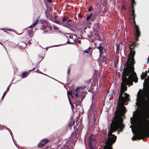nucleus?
I'll use <instances>...</instances> for the list:
<instances>
[{"instance_id": "nucleus-21", "label": "nucleus", "mask_w": 149, "mask_h": 149, "mask_svg": "<svg viewBox=\"0 0 149 149\" xmlns=\"http://www.w3.org/2000/svg\"><path fill=\"white\" fill-rule=\"evenodd\" d=\"M29 34L28 35L29 39V36L30 37H31L33 36V33L31 31V30H29Z\"/></svg>"}, {"instance_id": "nucleus-30", "label": "nucleus", "mask_w": 149, "mask_h": 149, "mask_svg": "<svg viewBox=\"0 0 149 149\" xmlns=\"http://www.w3.org/2000/svg\"><path fill=\"white\" fill-rule=\"evenodd\" d=\"M67 19H68V18L67 17H64L62 19V21L63 22H65V21H66Z\"/></svg>"}, {"instance_id": "nucleus-47", "label": "nucleus", "mask_w": 149, "mask_h": 149, "mask_svg": "<svg viewBox=\"0 0 149 149\" xmlns=\"http://www.w3.org/2000/svg\"><path fill=\"white\" fill-rule=\"evenodd\" d=\"M38 73L39 72H40V71L38 69Z\"/></svg>"}, {"instance_id": "nucleus-26", "label": "nucleus", "mask_w": 149, "mask_h": 149, "mask_svg": "<svg viewBox=\"0 0 149 149\" xmlns=\"http://www.w3.org/2000/svg\"><path fill=\"white\" fill-rule=\"evenodd\" d=\"M43 57H41L40 56H39L38 57V59L39 60V61H38L39 63H40L41 61L43 59Z\"/></svg>"}, {"instance_id": "nucleus-10", "label": "nucleus", "mask_w": 149, "mask_h": 149, "mask_svg": "<svg viewBox=\"0 0 149 149\" xmlns=\"http://www.w3.org/2000/svg\"><path fill=\"white\" fill-rule=\"evenodd\" d=\"M95 47L96 49L99 50L100 53V56L101 57L104 53V52H105V49L104 47L101 46L100 44V45L98 46H96Z\"/></svg>"}, {"instance_id": "nucleus-4", "label": "nucleus", "mask_w": 149, "mask_h": 149, "mask_svg": "<svg viewBox=\"0 0 149 149\" xmlns=\"http://www.w3.org/2000/svg\"><path fill=\"white\" fill-rule=\"evenodd\" d=\"M75 120H73L72 119L70 120L68 123V126L70 128L73 126H74V129H75L76 128L75 130V133L77 135H78V137L81 133V132L83 128V125H81L80 123L79 124V125L77 124V122L76 121V122H75Z\"/></svg>"}, {"instance_id": "nucleus-15", "label": "nucleus", "mask_w": 149, "mask_h": 149, "mask_svg": "<svg viewBox=\"0 0 149 149\" xmlns=\"http://www.w3.org/2000/svg\"><path fill=\"white\" fill-rule=\"evenodd\" d=\"M10 85H9L8 86V87L7 88V89H6V90L5 91L3 94V95L2 96V97L1 98V99L2 100H3L4 97H5L7 93L8 92V91L9 89H10Z\"/></svg>"}, {"instance_id": "nucleus-18", "label": "nucleus", "mask_w": 149, "mask_h": 149, "mask_svg": "<svg viewBox=\"0 0 149 149\" xmlns=\"http://www.w3.org/2000/svg\"><path fill=\"white\" fill-rule=\"evenodd\" d=\"M37 24V19L36 20V22L32 24V25L30 26V27L28 28L27 29H29V28H32V30H33V28L35 26H36Z\"/></svg>"}, {"instance_id": "nucleus-38", "label": "nucleus", "mask_w": 149, "mask_h": 149, "mask_svg": "<svg viewBox=\"0 0 149 149\" xmlns=\"http://www.w3.org/2000/svg\"><path fill=\"white\" fill-rule=\"evenodd\" d=\"M72 21V20L71 19H69L67 21V24H68V25H70V24H69V23L70 22H71Z\"/></svg>"}, {"instance_id": "nucleus-14", "label": "nucleus", "mask_w": 149, "mask_h": 149, "mask_svg": "<svg viewBox=\"0 0 149 149\" xmlns=\"http://www.w3.org/2000/svg\"><path fill=\"white\" fill-rule=\"evenodd\" d=\"M34 68H33L32 70H29V72H24L22 73V75L23 76V77L25 78L29 74V73L30 71H34Z\"/></svg>"}, {"instance_id": "nucleus-32", "label": "nucleus", "mask_w": 149, "mask_h": 149, "mask_svg": "<svg viewBox=\"0 0 149 149\" xmlns=\"http://www.w3.org/2000/svg\"><path fill=\"white\" fill-rule=\"evenodd\" d=\"M70 67H68V71H67V74L68 75H69L70 74Z\"/></svg>"}, {"instance_id": "nucleus-24", "label": "nucleus", "mask_w": 149, "mask_h": 149, "mask_svg": "<svg viewBox=\"0 0 149 149\" xmlns=\"http://www.w3.org/2000/svg\"><path fill=\"white\" fill-rule=\"evenodd\" d=\"M45 14L46 17L48 18H49V15H50V13L48 12V11H45Z\"/></svg>"}, {"instance_id": "nucleus-37", "label": "nucleus", "mask_w": 149, "mask_h": 149, "mask_svg": "<svg viewBox=\"0 0 149 149\" xmlns=\"http://www.w3.org/2000/svg\"><path fill=\"white\" fill-rule=\"evenodd\" d=\"M92 10V6H91L88 8V10L89 12H91Z\"/></svg>"}, {"instance_id": "nucleus-11", "label": "nucleus", "mask_w": 149, "mask_h": 149, "mask_svg": "<svg viewBox=\"0 0 149 149\" xmlns=\"http://www.w3.org/2000/svg\"><path fill=\"white\" fill-rule=\"evenodd\" d=\"M136 42H131L129 43V47L130 50H134L135 47L138 45V43Z\"/></svg>"}, {"instance_id": "nucleus-45", "label": "nucleus", "mask_w": 149, "mask_h": 149, "mask_svg": "<svg viewBox=\"0 0 149 149\" xmlns=\"http://www.w3.org/2000/svg\"><path fill=\"white\" fill-rule=\"evenodd\" d=\"M57 16H55V17H54V18L55 19H56L57 18Z\"/></svg>"}, {"instance_id": "nucleus-9", "label": "nucleus", "mask_w": 149, "mask_h": 149, "mask_svg": "<svg viewBox=\"0 0 149 149\" xmlns=\"http://www.w3.org/2000/svg\"><path fill=\"white\" fill-rule=\"evenodd\" d=\"M146 136V133L142 132L139 133L136 137L135 136H133L132 138V140H133L135 141H136L137 139L139 140H141L145 138Z\"/></svg>"}, {"instance_id": "nucleus-36", "label": "nucleus", "mask_w": 149, "mask_h": 149, "mask_svg": "<svg viewBox=\"0 0 149 149\" xmlns=\"http://www.w3.org/2000/svg\"><path fill=\"white\" fill-rule=\"evenodd\" d=\"M121 9H124L125 10H126V8L125 7L124 5H123V6L121 8Z\"/></svg>"}, {"instance_id": "nucleus-34", "label": "nucleus", "mask_w": 149, "mask_h": 149, "mask_svg": "<svg viewBox=\"0 0 149 149\" xmlns=\"http://www.w3.org/2000/svg\"><path fill=\"white\" fill-rule=\"evenodd\" d=\"M49 29L50 30H51L52 29V27L50 26V24H49V26H48L47 28L46 29Z\"/></svg>"}, {"instance_id": "nucleus-6", "label": "nucleus", "mask_w": 149, "mask_h": 149, "mask_svg": "<svg viewBox=\"0 0 149 149\" xmlns=\"http://www.w3.org/2000/svg\"><path fill=\"white\" fill-rule=\"evenodd\" d=\"M132 16L133 17V23L135 25V39L136 41H138L139 40V38L140 37L141 35V32L140 31V29L138 26L136 24L135 20V17L136 16L135 13H132Z\"/></svg>"}, {"instance_id": "nucleus-20", "label": "nucleus", "mask_w": 149, "mask_h": 149, "mask_svg": "<svg viewBox=\"0 0 149 149\" xmlns=\"http://www.w3.org/2000/svg\"><path fill=\"white\" fill-rule=\"evenodd\" d=\"M86 87V86L85 85L82 86H80L79 87H77L75 90H77V89H84Z\"/></svg>"}, {"instance_id": "nucleus-46", "label": "nucleus", "mask_w": 149, "mask_h": 149, "mask_svg": "<svg viewBox=\"0 0 149 149\" xmlns=\"http://www.w3.org/2000/svg\"><path fill=\"white\" fill-rule=\"evenodd\" d=\"M148 61L149 62V58L148 59V61H147V63H148Z\"/></svg>"}, {"instance_id": "nucleus-2", "label": "nucleus", "mask_w": 149, "mask_h": 149, "mask_svg": "<svg viewBox=\"0 0 149 149\" xmlns=\"http://www.w3.org/2000/svg\"><path fill=\"white\" fill-rule=\"evenodd\" d=\"M125 126L122 123L121 118L117 116L112 120L110 125V130L108 133V137L105 138V145L103 149H112V146L116 141L117 137L112 133L118 130V134L122 132Z\"/></svg>"}, {"instance_id": "nucleus-16", "label": "nucleus", "mask_w": 149, "mask_h": 149, "mask_svg": "<svg viewBox=\"0 0 149 149\" xmlns=\"http://www.w3.org/2000/svg\"><path fill=\"white\" fill-rule=\"evenodd\" d=\"M96 141V140L95 139V138H92L91 137L90 139H89V143H88V145H92V143H95Z\"/></svg>"}, {"instance_id": "nucleus-33", "label": "nucleus", "mask_w": 149, "mask_h": 149, "mask_svg": "<svg viewBox=\"0 0 149 149\" xmlns=\"http://www.w3.org/2000/svg\"><path fill=\"white\" fill-rule=\"evenodd\" d=\"M68 95H71V96L72 97H73V96L72 95V92L71 91H68L67 92Z\"/></svg>"}, {"instance_id": "nucleus-3", "label": "nucleus", "mask_w": 149, "mask_h": 149, "mask_svg": "<svg viewBox=\"0 0 149 149\" xmlns=\"http://www.w3.org/2000/svg\"><path fill=\"white\" fill-rule=\"evenodd\" d=\"M146 88L144 90L140 89L137 93L138 98L141 102L142 105L147 113L149 111V98L148 97Z\"/></svg>"}, {"instance_id": "nucleus-28", "label": "nucleus", "mask_w": 149, "mask_h": 149, "mask_svg": "<svg viewBox=\"0 0 149 149\" xmlns=\"http://www.w3.org/2000/svg\"><path fill=\"white\" fill-rule=\"evenodd\" d=\"M1 29L3 30L5 32H6V30L7 31H11V29H9L8 28L7 29Z\"/></svg>"}, {"instance_id": "nucleus-13", "label": "nucleus", "mask_w": 149, "mask_h": 149, "mask_svg": "<svg viewBox=\"0 0 149 149\" xmlns=\"http://www.w3.org/2000/svg\"><path fill=\"white\" fill-rule=\"evenodd\" d=\"M132 7L131 8L132 9V13L134 14V13H135V9L134 8V6L136 4V3L135 2L134 0H132Z\"/></svg>"}, {"instance_id": "nucleus-8", "label": "nucleus", "mask_w": 149, "mask_h": 149, "mask_svg": "<svg viewBox=\"0 0 149 149\" xmlns=\"http://www.w3.org/2000/svg\"><path fill=\"white\" fill-rule=\"evenodd\" d=\"M74 94L75 95L76 97V103L77 104H80L81 102H82L84 98V97L83 95H78L77 91L74 90Z\"/></svg>"}, {"instance_id": "nucleus-41", "label": "nucleus", "mask_w": 149, "mask_h": 149, "mask_svg": "<svg viewBox=\"0 0 149 149\" xmlns=\"http://www.w3.org/2000/svg\"><path fill=\"white\" fill-rule=\"evenodd\" d=\"M26 44L25 43V44H24V45L23 46H22V47L23 48H25L26 47Z\"/></svg>"}, {"instance_id": "nucleus-17", "label": "nucleus", "mask_w": 149, "mask_h": 149, "mask_svg": "<svg viewBox=\"0 0 149 149\" xmlns=\"http://www.w3.org/2000/svg\"><path fill=\"white\" fill-rule=\"evenodd\" d=\"M147 72H143L141 75V79H143L144 78H146L147 76Z\"/></svg>"}, {"instance_id": "nucleus-1", "label": "nucleus", "mask_w": 149, "mask_h": 149, "mask_svg": "<svg viewBox=\"0 0 149 149\" xmlns=\"http://www.w3.org/2000/svg\"><path fill=\"white\" fill-rule=\"evenodd\" d=\"M123 76L122 77V82L121 84L120 93L118 101V109L116 112L117 114L114 117L115 118L118 116L121 118L122 123L123 119L120 115H124L127 112V110L125 107V104L127 101H130L129 95L125 93L127 90V85L132 86L133 82L136 83L138 82V79L135 72L132 69H130L129 67H125L123 69Z\"/></svg>"}, {"instance_id": "nucleus-42", "label": "nucleus", "mask_w": 149, "mask_h": 149, "mask_svg": "<svg viewBox=\"0 0 149 149\" xmlns=\"http://www.w3.org/2000/svg\"><path fill=\"white\" fill-rule=\"evenodd\" d=\"M68 99H69V102H70V105H71V104H72V103L71 102V101L69 97H68Z\"/></svg>"}, {"instance_id": "nucleus-49", "label": "nucleus", "mask_w": 149, "mask_h": 149, "mask_svg": "<svg viewBox=\"0 0 149 149\" xmlns=\"http://www.w3.org/2000/svg\"><path fill=\"white\" fill-rule=\"evenodd\" d=\"M68 43H70V42H69V41H68Z\"/></svg>"}, {"instance_id": "nucleus-7", "label": "nucleus", "mask_w": 149, "mask_h": 149, "mask_svg": "<svg viewBox=\"0 0 149 149\" xmlns=\"http://www.w3.org/2000/svg\"><path fill=\"white\" fill-rule=\"evenodd\" d=\"M39 23H40V24L42 25V26L43 28V29H42V28H40L39 27V29H38V30H44V29H47L50 24L46 20H39L38 19V24Z\"/></svg>"}, {"instance_id": "nucleus-27", "label": "nucleus", "mask_w": 149, "mask_h": 149, "mask_svg": "<svg viewBox=\"0 0 149 149\" xmlns=\"http://www.w3.org/2000/svg\"><path fill=\"white\" fill-rule=\"evenodd\" d=\"M108 10V9L107 8H105L104 9V10L102 11V14H103L105 13H106L107 12Z\"/></svg>"}, {"instance_id": "nucleus-39", "label": "nucleus", "mask_w": 149, "mask_h": 149, "mask_svg": "<svg viewBox=\"0 0 149 149\" xmlns=\"http://www.w3.org/2000/svg\"><path fill=\"white\" fill-rule=\"evenodd\" d=\"M58 28L56 27V26H54V30H57L58 29Z\"/></svg>"}, {"instance_id": "nucleus-40", "label": "nucleus", "mask_w": 149, "mask_h": 149, "mask_svg": "<svg viewBox=\"0 0 149 149\" xmlns=\"http://www.w3.org/2000/svg\"><path fill=\"white\" fill-rule=\"evenodd\" d=\"M71 109H74V106L72 104L71 105Z\"/></svg>"}, {"instance_id": "nucleus-43", "label": "nucleus", "mask_w": 149, "mask_h": 149, "mask_svg": "<svg viewBox=\"0 0 149 149\" xmlns=\"http://www.w3.org/2000/svg\"><path fill=\"white\" fill-rule=\"evenodd\" d=\"M47 1L49 3H51L52 2V0H47Z\"/></svg>"}, {"instance_id": "nucleus-48", "label": "nucleus", "mask_w": 149, "mask_h": 149, "mask_svg": "<svg viewBox=\"0 0 149 149\" xmlns=\"http://www.w3.org/2000/svg\"><path fill=\"white\" fill-rule=\"evenodd\" d=\"M148 129L149 130V125H148Z\"/></svg>"}, {"instance_id": "nucleus-44", "label": "nucleus", "mask_w": 149, "mask_h": 149, "mask_svg": "<svg viewBox=\"0 0 149 149\" xmlns=\"http://www.w3.org/2000/svg\"><path fill=\"white\" fill-rule=\"evenodd\" d=\"M28 43H29V44H31V41H28Z\"/></svg>"}, {"instance_id": "nucleus-29", "label": "nucleus", "mask_w": 149, "mask_h": 149, "mask_svg": "<svg viewBox=\"0 0 149 149\" xmlns=\"http://www.w3.org/2000/svg\"><path fill=\"white\" fill-rule=\"evenodd\" d=\"M53 22L58 24H60V22L58 20H54V19Z\"/></svg>"}, {"instance_id": "nucleus-31", "label": "nucleus", "mask_w": 149, "mask_h": 149, "mask_svg": "<svg viewBox=\"0 0 149 149\" xmlns=\"http://www.w3.org/2000/svg\"><path fill=\"white\" fill-rule=\"evenodd\" d=\"M50 20L52 21V22L54 20V19L52 16L49 15V18H48Z\"/></svg>"}, {"instance_id": "nucleus-23", "label": "nucleus", "mask_w": 149, "mask_h": 149, "mask_svg": "<svg viewBox=\"0 0 149 149\" xmlns=\"http://www.w3.org/2000/svg\"><path fill=\"white\" fill-rule=\"evenodd\" d=\"M91 48L89 47L88 49H86L85 51H84V52L86 53H88L89 52L91 49Z\"/></svg>"}, {"instance_id": "nucleus-12", "label": "nucleus", "mask_w": 149, "mask_h": 149, "mask_svg": "<svg viewBox=\"0 0 149 149\" xmlns=\"http://www.w3.org/2000/svg\"><path fill=\"white\" fill-rule=\"evenodd\" d=\"M49 141V140L47 139H44L42 140L38 144V147L40 148L43 147Z\"/></svg>"}, {"instance_id": "nucleus-5", "label": "nucleus", "mask_w": 149, "mask_h": 149, "mask_svg": "<svg viewBox=\"0 0 149 149\" xmlns=\"http://www.w3.org/2000/svg\"><path fill=\"white\" fill-rule=\"evenodd\" d=\"M135 54V50H130L129 54V59L127 60V62L125 65V67H127V66H128L130 69H132L133 70L134 69V65L135 62L134 58Z\"/></svg>"}, {"instance_id": "nucleus-22", "label": "nucleus", "mask_w": 149, "mask_h": 149, "mask_svg": "<svg viewBox=\"0 0 149 149\" xmlns=\"http://www.w3.org/2000/svg\"><path fill=\"white\" fill-rule=\"evenodd\" d=\"M92 13H91L90 15H88L86 19V21H87L89 20L92 17Z\"/></svg>"}, {"instance_id": "nucleus-25", "label": "nucleus", "mask_w": 149, "mask_h": 149, "mask_svg": "<svg viewBox=\"0 0 149 149\" xmlns=\"http://www.w3.org/2000/svg\"><path fill=\"white\" fill-rule=\"evenodd\" d=\"M106 58L104 56H102V61L103 62H105L106 63L107 62Z\"/></svg>"}, {"instance_id": "nucleus-19", "label": "nucleus", "mask_w": 149, "mask_h": 149, "mask_svg": "<svg viewBox=\"0 0 149 149\" xmlns=\"http://www.w3.org/2000/svg\"><path fill=\"white\" fill-rule=\"evenodd\" d=\"M116 53L117 54H118L120 50V45L118 44H117L116 45Z\"/></svg>"}, {"instance_id": "nucleus-35", "label": "nucleus", "mask_w": 149, "mask_h": 149, "mask_svg": "<svg viewBox=\"0 0 149 149\" xmlns=\"http://www.w3.org/2000/svg\"><path fill=\"white\" fill-rule=\"evenodd\" d=\"M89 147L90 149H95V148L92 146V145H89Z\"/></svg>"}, {"instance_id": "nucleus-50", "label": "nucleus", "mask_w": 149, "mask_h": 149, "mask_svg": "<svg viewBox=\"0 0 149 149\" xmlns=\"http://www.w3.org/2000/svg\"><path fill=\"white\" fill-rule=\"evenodd\" d=\"M37 71V70H36L35 71V72H36Z\"/></svg>"}]
</instances>
